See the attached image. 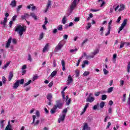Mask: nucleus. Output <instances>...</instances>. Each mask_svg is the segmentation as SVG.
I'll use <instances>...</instances> for the list:
<instances>
[{
	"instance_id": "1",
	"label": "nucleus",
	"mask_w": 130,
	"mask_h": 130,
	"mask_svg": "<svg viewBox=\"0 0 130 130\" xmlns=\"http://www.w3.org/2000/svg\"><path fill=\"white\" fill-rule=\"evenodd\" d=\"M27 27L26 26H22V25L18 24L14 28L15 32H17V33L20 35V36H22L23 35V33L24 32H26V29Z\"/></svg>"
},
{
	"instance_id": "2",
	"label": "nucleus",
	"mask_w": 130,
	"mask_h": 130,
	"mask_svg": "<svg viewBox=\"0 0 130 130\" xmlns=\"http://www.w3.org/2000/svg\"><path fill=\"white\" fill-rule=\"evenodd\" d=\"M79 2L80 0H74L73 2L71 3V5L70 7V14L73 13V11L75 9H76V7H77Z\"/></svg>"
},
{
	"instance_id": "3",
	"label": "nucleus",
	"mask_w": 130,
	"mask_h": 130,
	"mask_svg": "<svg viewBox=\"0 0 130 130\" xmlns=\"http://www.w3.org/2000/svg\"><path fill=\"white\" fill-rule=\"evenodd\" d=\"M65 43L66 42L63 40L60 41L57 45L56 46L55 48V51H58V50H60V49H61V48H62V47L64 45Z\"/></svg>"
},
{
	"instance_id": "4",
	"label": "nucleus",
	"mask_w": 130,
	"mask_h": 130,
	"mask_svg": "<svg viewBox=\"0 0 130 130\" xmlns=\"http://www.w3.org/2000/svg\"><path fill=\"white\" fill-rule=\"evenodd\" d=\"M98 53H99V49H96L94 50L93 52L91 53V54H92L91 55L87 56V59H89L90 58H94L95 55H96V54H97Z\"/></svg>"
},
{
	"instance_id": "5",
	"label": "nucleus",
	"mask_w": 130,
	"mask_h": 130,
	"mask_svg": "<svg viewBox=\"0 0 130 130\" xmlns=\"http://www.w3.org/2000/svg\"><path fill=\"white\" fill-rule=\"evenodd\" d=\"M54 107H56V109L59 108V109H61L62 108V104L60 103L59 101L56 102V105L54 106Z\"/></svg>"
},
{
	"instance_id": "6",
	"label": "nucleus",
	"mask_w": 130,
	"mask_h": 130,
	"mask_svg": "<svg viewBox=\"0 0 130 130\" xmlns=\"http://www.w3.org/2000/svg\"><path fill=\"white\" fill-rule=\"evenodd\" d=\"M51 6V1L50 0L48 1V3L47 4V6L46 7L45 9L44 10V13H47V11H48V9H49V7Z\"/></svg>"
},
{
	"instance_id": "7",
	"label": "nucleus",
	"mask_w": 130,
	"mask_h": 130,
	"mask_svg": "<svg viewBox=\"0 0 130 130\" xmlns=\"http://www.w3.org/2000/svg\"><path fill=\"white\" fill-rule=\"evenodd\" d=\"M30 17V15H29L27 13H24V15H22L21 16V19L22 20H25V21H27V19H29Z\"/></svg>"
},
{
	"instance_id": "8",
	"label": "nucleus",
	"mask_w": 130,
	"mask_h": 130,
	"mask_svg": "<svg viewBox=\"0 0 130 130\" xmlns=\"http://www.w3.org/2000/svg\"><path fill=\"white\" fill-rule=\"evenodd\" d=\"M82 130H91V127L89 126L87 123H84Z\"/></svg>"
},
{
	"instance_id": "9",
	"label": "nucleus",
	"mask_w": 130,
	"mask_h": 130,
	"mask_svg": "<svg viewBox=\"0 0 130 130\" xmlns=\"http://www.w3.org/2000/svg\"><path fill=\"white\" fill-rule=\"evenodd\" d=\"M127 22V19H124L123 21V23L121 24V25L120 26V30H122L125 27V25H126V23Z\"/></svg>"
},
{
	"instance_id": "10",
	"label": "nucleus",
	"mask_w": 130,
	"mask_h": 130,
	"mask_svg": "<svg viewBox=\"0 0 130 130\" xmlns=\"http://www.w3.org/2000/svg\"><path fill=\"white\" fill-rule=\"evenodd\" d=\"M12 43V37L9 38L7 43H6V48H9L11 43Z\"/></svg>"
},
{
	"instance_id": "11",
	"label": "nucleus",
	"mask_w": 130,
	"mask_h": 130,
	"mask_svg": "<svg viewBox=\"0 0 130 130\" xmlns=\"http://www.w3.org/2000/svg\"><path fill=\"white\" fill-rule=\"evenodd\" d=\"M95 100L94 97H90V98H87L86 101V102H90V103H92Z\"/></svg>"
},
{
	"instance_id": "12",
	"label": "nucleus",
	"mask_w": 130,
	"mask_h": 130,
	"mask_svg": "<svg viewBox=\"0 0 130 130\" xmlns=\"http://www.w3.org/2000/svg\"><path fill=\"white\" fill-rule=\"evenodd\" d=\"M65 118H66V114L62 115V116L60 118H59L58 122L59 123H60L61 121H63Z\"/></svg>"
},
{
	"instance_id": "13",
	"label": "nucleus",
	"mask_w": 130,
	"mask_h": 130,
	"mask_svg": "<svg viewBox=\"0 0 130 130\" xmlns=\"http://www.w3.org/2000/svg\"><path fill=\"white\" fill-rule=\"evenodd\" d=\"M71 83H73V78H72L71 75H69L67 80V85H70Z\"/></svg>"
},
{
	"instance_id": "14",
	"label": "nucleus",
	"mask_w": 130,
	"mask_h": 130,
	"mask_svg": "<svg viewBox=\"0 0 130 130\" xmlns=\"http://www.w3.org/2000/svg\"><path fill=\"white\" fill-rule=\"evenodd\" d=\"M7 22H8V18L5 17L3 21H1V24H3L4 27H6L7 26Z\"/></svg>"
},
{
	"instance_id": "15",
	"label": "nucleus",
	"mask_w": 130,
	"mask_h": 130,
	"mask_svg": "<svg viewBox=\"0 0 130 130\" xmlns=\"http://www.w3.org/2000/svg\"><path fill=\"white\" fill-rule=\"evenodd\" d=\"M13 77H14V73L13 71H11L9 73V75L8 77V81H12V79H13Z\"/></svg>"
},
{
	"instance_id": "16",
	"label": "nucleus",
	"mask_w": 130,
	"mask_h": 130,
	"mask_svg": "<svg viewBox=\"0 0 130 130\" xmlns=\"http://www.w3.org/2000/svg\"><path fill=\"white\" fill-rule=\"evenodd\" d=\"M10 6H11L12 8L16 7V6H17V2H16V0H12L10 4Z\"/></svg>"
},
{
	"instance_id": "17",
	"label": "nucleus",
	"mask_w": 130,
	"mask_h": 130,
	"mask_svg": "<svg viewBox=\"0 0 130 130\" xmlns=\"http://www.w3.org/2000/svg\"><path fill=\"white\" fill-rule=\"evenodd\" d=\"M0 127L2 129H4L5 128V120H3L0 121Z\"/></svg>"
},
{
	"instance_id": "18",
	"label": "nucleus",
	"mask_w": 130,
	"mask_h": 130,
	"mask_svg": "<svg viewBox=\"0 0 130 130\" xmlns=\"http://www.w3.org/2000/svg\"><path fill=\"white\" fill-rule=\"evenodd\" d=\"M5 130H13V129L12 128V125H11V123H10V121H9L8 124L7 125L6 127L5 128Z\"/></svg>"
},
{
	"instance_id": "19",
	"label": "nucleus",
	"mask_w": 130,
	"mask_h": 130,
	"mask_svg": "<svg viewBox=\"0 0 130 130\" xmlns=\"http://www.w3.org/2000/svg\"><path fill=\"white\" fill-rule=\"evenodd\" d=\"M47 99H48L49 101H51V99H52V94L50 93H48L47 95Z\"/></svg>"
},
{
	"instance_id": "20",
	"label": "nucleus",
	"mask_w": 130,
	"mask_h": 130,
	"mask_svg": "<svg viewBox=\"0 0 130 130\" xmlns=\"http://www.w3.org/2000/svg\"><path fill=\"white\" fill-rule=\"evenodd\" d=\"M61 65L62 67V71H66V62L64 60H61Z\"/></svg>"
},
{
	"instance_id": "21",
	"label": "nucleus",
	"mask_w": 130,
	"mask_h": 130,
	"mask_svg": "<svg viewBox=\"0 0 130 130\" xmlns=\"http://www.w3.org/2000/svg\"><path fill=\"white\" fill-rule=\"evenodd\" d=\"M55 111H56V107H53V108L51 110V114H54V113H55Z\"/></svg>"
},
{
	"instance_id": "22",
	"label": "nucleus",
	"mask_w": 130,
	"mask_h": 130,
	"mask_svg": "<svg viewBox=\"0 0 130 130\" xmlns=\"http://www.w3.org/2000/svg\"><path fill=\"white\" fill-rule=\"evenodd\" d=\"M48 49V44H46L43 49V52H45V51H47Z\"/></svg>"
},
{
	"instance_id": "23",
	"label": "nucleus",
	"mask_w": 130,
	"mask_h": 130,
	"mask_svg": "<svg viewBox=\"0 0 130 130\" xmlns=\"http://www.w3.org/2000/svg\"><path fill=\"white\" fill-rule=\"evenodd\" d=\"M19 87V81H16V82L14 84L13 88V89H17Z\"/></svg>"
},
{
	"instance_id": "24",
	"label": "nucleus",
	"mask_w": 130,
	"mask_h": 130,
	"mask_svg": "<svg viewBox=\"0 0 130 130\" xmlns=\"http://www.w3.org/2000/svg\"><path fill=\"white\" fill-rule=\"evenodd\" d=\"M30 16L34 18V20H37V16L35 15V13H31L30 14Z\"/></svg>"
},
{
	"instance_id": "25",
	"label": "nucleus",
	"mask_w": 130,
	"mask_h": 130,
	"mask_svg": "<svg viewBox=\"0 0 130 130\" xmlns=\"http://www.w3.org/2000/svg\"><path fill=\"white\" fill-rule=\"evenodd\" d=\"M67 16H64L62 19V24H66L67 23Z\"/></svg>"
},
{
	"instance_id": "26",
	"label": "nucleus",
	"mask_w": 130,
	"mask_h": 130,
	"mask_svg": "<svg viewBox=\"0 0 130 130\" xmlns=\"http://www.w3.org/2000/svg\"><path fill=\"white\" fill-rule=\"evenodd\" d=\"M124 10V5L123 4L120 5V8L119 9V12H121V11H123Z\"/></svg>"
},
{
	"instance_id": "27",
	"label": "nucleus",
	"mask_w": 130,
	"mask_h": 130,
	"mask_svg": "<svg viewBox=\"0 0 130 130\" xmlns=\"http://www.w3.org/2000/svg\"><path fill=\"white\" fill-rule=\"evenodd\" d=\"M56 74H57V72L56 71H54L51 74V77L52 78H53Z\"/></svg>"
},
{
	"instance_id": "28",
	"label": "nucleus",
	"mask_w": 130,
	"mask_h": 130,
	"mask_svg": "<svg viewBox=\"0 0 130 130\" xmlns=\"http://www.w3.org/2000/svg\"><path fill=\"white\" fill-rule=\"evenodd\" d=\"M9 66L10 62H8L3 67H2V69H3V70H6V69H7V68H8V67H9Z\"/></svg>"
},
{
	"instance_id": "29",
	"label": "nucleus",
	"mask_w": 130,
	"mask_h": 130,
	"mask_svg": "<svg viewBox=\"0 0 130 130\" xmlns=\"http://www.w3.org/2000/svg\"><path fill=\"white\" fill-rule=\"evenodd\" d=\"M31 83H32V80H29L27 82H26L24 84V87H27V86H29V85H30V84H31Z\"/></svg>"
},
{
	"instance_id": "30",
	"label": "nucleus",
	"mask_w": 130,
	"mask_h": 130,
	"mask_svg": "<svg viewBox=\"0 0 130 130\" xmlns=\"http://www.w3.org/2000/svg\"><path fill=\"white\" fill-rule=\"evenodd\" d=\"M111 29V27L109 26L108 31L105 34V36H108V35H109V34H110V29Z\"/></svg>"
},
{
	"instance_id": "31",
	"label": "nucleus",
	"mask_w": 130,
	"mask_h": 130,
	"mask_svg": "<svg viewBox=\"0 0 130 130\" xmlns=\"http://www.w3.org/2000/svg\"><path fill=\"white\" fill-rule=\"evenodd\" d=\"M18 84H20V85H23L24 84V79L18 80Z\"/></svg>"
},
{
	"instance_id": "32",
	"label": "nucleus",
	"mask_w": 130,
	"mask_h": 130,
	"mask_svg": "<svg viewBox=\"0 0 130 130\" xmlns=\"http://www.w3.org/2000/svg\"><path fill=\"white\" fill-rule=\"evenodd\" d=\"M104 105H105V103L102 102L100 104V108H103L104 107Z\"/></svg>"
},
{
	"instance_id": "33",
	"label": "nucleus",
	"mask_w": 130,
	"mask_h": 130,
	"mask_svg": "<svg viewBox=\"0 0 130 130\" xmlns=\"http://www.w3.org/2000/svg\"><path fill=\"white\" fill-rule=\"evenodd\" d=\"M57 30H58V31H62V25H59L58 26Z\"/></svg>"
},
{
	"instance_id": "34",
	"label": "nucleus",
	"mask_w": 130,
	"mask_h": 130,
	"mask_svg": "<svg viewBox=\"0 0 130 130\" xmlns=\"http://www.w3.org/2000/svg\"><path fill=\"white\" fill-rule=\"evenodd\" d=\"M106 98H107V95L106 94L102 95V100H106Z\"/></svg>"
},
{
	"instance_id": "35",
	"label": "nucleus",
	"mask_w": 130,
	"mask_h": 130,
	"mask_svg": "<svg viewBox=\"0 0 130 130\" xmlns=\"http://www.w3.org/2000/svg\"><path fill=\"white\" fill-rule=\"evenodd\" d=\"M75 73L76 74V77L78 78V77H79V76H80V71L78 70H76L75 71Z\"/></svg>"
},
{
	"instance_id": "36",
	"label": "nucleus",
	"mask_w": 130,
	"mask_h": 130,
	"mask_svg": "<svg viewBox=\"0 0 130 130\" xmlns=\"http://www.w3.org/2000/svg\"><path fill=\"white\" fill-rule=\"evenodd\" d=\"M6 81H7V80L6 79V77L5 76H3L2 82H3V84H6Z\"/></svg>"
},
{
	"instance_id": "37",
	"label": "nucleus",
	"mask_w": 130,
	"mask_h": 130,
	"mask_svg": "<svg viewBox=\"0 0 130 130\" xmlns=\"http://www.w3.org/2000/svg\"><path fill=\"white\" fill-rule=\"evenodd\" d=\"M90 74V72H88V71H85L84 73H83V76L84 77H87V76H88V75Z\"/></svg>"
},
{
	"instance_id": "38",
	"label": "nucleus",
	"mask_w": 130,
	"mask_h": 130,
	"mask_svg": "<svg viewBox=\"0 0 130 130\" xmlns=\"http://www.w3.org/2000/svg\"><path fill=\"white\" fill-rule=\"evenodd\" d=\"M104 30V27H101V28L100 29V31L101 32V35L102 36L103 35V31Z\"/></svg>"
},
{
	"instance_id": "39",
	"label": "nucleus",
	"mask_w": 130,
	"mask_h": 130,
	"mask_svg": "<svg viewBox=\"0 0 130 130\" xmlns=\"http://www.w3.org/2000/svg\"><path fill=\"white\" fill-rule=\"evenodd\" d=\"M113 91V87H110L108 89V93H111Z\"/></svg>"
},
{
	"instance_id": "40",
	"label": "nucleus",
	"mask_w": 130,
	"mask_h": 130,
	"mask_svg": "<svg viewBox=\"0 0 130 130\" xmlns=\"http://www.w3.org/2000/svg\"><path fill=\"white\" fill-rule=\"evenodd\" d=\"M108 119H110V116H106L104 119V122H106Z\"/></svg>"
},
{
	"instance_id": "41",
	"label": "nucleus",
	"mask_w": 130,
	"mask_h": 130,
	"mask_svg": "<svg viewBox=\"0 0 130 130\" xmlns=\"http://www.w3.org/2000/svg\"><path fill=\"white\" fill-rule=\"evenodd\" d=\"M91 26H92V24H91V23H88L87 24V26H86V29L87 30H89V29H90V28H91Z\"/></svg>"
},
{
	"instance_id": "42",
	"label": "nucleus",
	"mask_w": 130,
	"mask_h": 130,
	"mask_svg": "<svg viewBox=\"0 0 130 130\" xmlns=\"http://www.w3.org/2000/svg\"><path fill=\"white\" fill-rule=\"evenodd\" d=\"M126 97V94H123V98H122V101H123V102H124L125 101V98Z\"/></svg>"
},
{
	"instance_id": "43",
	"label": "nucleus",
	"mask_w": 130,
	"mask_h": 130,
	"mask_svg": "<svg viewBox=\"0 0 130 130\" xmlns=\"http://www.w3.org/2000/svg\"><path fill=\"white\" fill-rule=\"evenodd\" d=\"M32 122L31 123V124H34V122H35V119H36V116L33 115L32 116Z\"/></svg>"
},
{
	"instance_id": "44",
	"label": "nucleus",
	"mask_w": 130,
	"mask_h": 130,
	"mask_svg": "<svg viewBox=\"0 0 130 130\" xmlns=\"http://www.w3.org/2000/svg\"><path fill=\"white\" fill-rule=\"evenodd\" d=\"M22 7H23L22 5H19V6H18L17 7V8H16L17 11L19 12V11H20V9H22Z\"/></svg>"
},
{
	"instance_id": "45",
	"label": "nucleus",
	"mask_w": 130,
	"mask_h": 130,
	"mask_svg": "<svg viewBox=\"0 0 130 130\" xmlns=\"http://www.w3.org/2000/svg\"><path fill=\"white\" fill-rule=\"evenodd\" d=\"M99 106V104H98L96 105H94L93 107V110H96V109H97Z\"/></svg>"
},
{
	"instance_id": "46",
	"label": "nucleus",
	"mask_w": 130,
	"mask_h": 130,
	"mask_svg": "<svg viewBox=\"0 0 130 130\" xmlns=\"http://www.w3.org/2000/svg\"><path fill=\"white\" fill-rule=\"evenodd\" d=\"M129 69H130V62H129L127 67V71L128 73H129Z\"/></svg>"
},
{
	"instance_id": "47",
	"label": "nucleus",
	"mask_w": 130,
	"mask_h": 130,
	"mask_svg": "<svg viewBox=\"0 0 130 130\" xmlns=\"http://www.w3.org/2000/svg\"><path fill=\"white\" fill-rule=\"evenodd\" d=\"M86 110H87V108L84 107V108L83 109V111L81 113V115L84 114V113H85V112H86Z\"/></svg>"
},
{
	"instance_id": "48",
	"label": "nucleus",
	"mask_w": 130,
	"mask_h": 130,
	"mask_svg": "<svg viewBox=\"0 0 130 130\" xmlns=\"http://www.w3.org/2000/svg\"><path fill=\"white\" fill-rule=\"evenodd\" d=\"M103 72H104V75H107V74H108V71H107V70H106V69L105 68L103 69Z\"/></svg>"
},
{
	"instance_id": "49",
	"label": "nucleus",
	"mask_w": 130,
	"mask_h": 130,
	"mask_svg": "<svg viewBox=\"0 0 130 130\" xmlns=\"http://www.w3.org/2000/svg\"><path fill=\"white\" fill-rule=\"evenodd\" d=\"M38 79V76H34L32 78V81L34 82L35 80H37Z\"/></svg>"
},
{
	"instance_id": "50",
	"label": "nucleus",
	"mask_w": 130,
	"mask_h": 130,
	"mask_svg": "<svg viewBox=\"0 0 130 130\" xmlns=\"http://www.w3.org/2000/svg\"><path fill=\"white\" fill-rule=\"evenodd\" d=\"M76 51H78L77 49H74L70 50V52H71L72 53H73V52H76Z\"/></svg>"
},
{
	"instance_id": "51",
	"label": "nucleus",
	"mask_w": 130,
	"mask_h": 130,
	"mask_svg": "<svg viewBox=\"0 0 130 130\" xmlns=\"http://www.w3.org/2000/svg\"><path fill=\"white\" fill-rule=\"evenodd\" d=\"M40 122V121L39 120H37L36 123L34 124V126L38 125L39 124V123Z\"/></svg>"
},
{
	"instance_id": "52",
	"label": "nucleus",
	"mask_w": 130,
	"mask_h": 130,
	"mask_svg": "<svg viewBox=\"0 0 130 130\" xmlns=\"http://www.w3.org/2000/svg\"><path fill=\"white\" fill-rule=\"evenodd\" d=\"M110 125H111V123L110 122H109L108 123V125H107L106 129H108V128H109V126H110Z\"/></svg>"
},
{
	"instance_id": "53",
	"label": "nucleus",
	"mask_w": 130,
	"mask_h": 130,
	"mask_svg": "<svg viewBox=\"0 0 130 130\" xmlns=\"http://www.w3.org/2000/svg\"><path fill=\"white\" fill-rule=\"evenodd\" d=\"M36 114L38 117H39L40 116V113H39V111H36Z\"/></svg>"
},
{
	"instance_id": "54",
	"label": "nucleus",
	"mask_w": 130,
	"mask_h": 130,
	"mask_svg": "<svg viewBox=\"0 0 130 130\" xmlns=\"http://www.w3.org/2000/svg\"><path fill=\"white\" fill-rule=\"evenodd\" d=\"M52 86H53V82H51L49 84L48 87H49V88H51V87H52Z\"/></svg>"
},
{
	"instance_id": "55",
	"label": "nucleus",
	"mask_w": 130,
	"mask_h": 130,
	"mask_svg": "<svg viewBox=\"0 0 130 130\" xmlns=\"http://www.w3.org/2000/svg\"><path fill=\"white\" fill-rule=\"evenodd\" d=\"M68 37H69V36L68 35H64L63 37V39H65V40H67Z\"/></svg>"
},
{
	"instance_id": "56",
	"label": "nucleus",
	"mask_w": 130,
	"mask_h": 130,
	"mask_svg": "<svg viewBox=\"0 0 130 130\" xmlns=\"http://www.w3.org/2000/svg\"><path fill=\"white\" fill-rule=\"evenodd\" d=\"M48 23V21L47 20V18H45V22L44 25H46Z\"/></svg>"
},
{
	"instance_id": "57",
	"label": "nucleus",
	"mask_w": 130,
	"mask_h": 130,
	"mask_svg": "<svg viewBox=\"0 0 130 130\" xmlns=\"http://www.w3.org/2000/svg\"><path fill=\"white\" fill-rule=\"evenodd\" d=\"M28 60L30 61V62L32 61V58L31 57V55L28 54Z\"/></svg>"
},
{
	"instance_id": "58",
	"label": "nucleus",
	"mask_w": 130,
	"mask_h": 130,
	"mask_svg": "<svg viewBox=\"0 0 130 130\" xmlns=\"http://www.w3.org/2000/svg\"><path fill=\"white\" fill-rule=\"evenodd\" d=\"M88 42V39H86L85 40L83 41V42L82 43V45H84L85 43Z\"/></svg>"
},
{
	"instance_id": "59",
	"label": "nucleus",
	"mask_w": 130,
	"mask_h": 130,
	"mask_svg": "<svg viewBox=\"0 0 130 130\" xmlns=\"http://www.w3.org/2000/svg\"><path fill=\"white\" fill-rule=\"evenodd\" d=\"M124 84V81L123 80H120V86H123Z\"/></svg>"
},
{
	"instance_id": "60",
	"label": "nucleus",
	"mask_w": 130,
	"mask_h": 130,
	"mask_svg": "<svg viewBox=\"0 0 130 130\" xmlns=\"http://www.w3.org/2000/svg\"><path fill=\"white\" fill-rule=\"evenodd\" d=\"M124 43L123 42H121V44L120 45V48H122V47H123V46H124Z\"/></svg>"
},
{
	"instance_id": "61",
	"label": "nucleus",
	"mask_w": 130,
	"mask_h": 130,
	"mask_svg": "<svg viewBox=\"0 0 130 130\" xmlns=\"http://www.w3.org/2000/svg\"><path fill=\"white\" fill-rule=\"evenodd\" d=\"M44 35V34H43V32H42L40 35V39L41 40L42 39V38H43V36Z\"/></svg>"
},
{
	"instance_id": "62",
	"label": "nucleus",
	"mask_w": 130,
	"mask_h": 130,
	"mask_svg": "<svg viewBox=\"0 0 130 130\" xmlns=\"http://www.w3.org/2000/svg\"><path fill=\"white\" fill-rule=\"evenodd\" d=\"M95 96H96V97H98V96H99L100 95V92H96L94 93Z\"/></svg>"
},
{
	"instance_id": "63",
	"label": "nucleus",
	"mask_w": 130,
	"mask_h": 130,
	"mask_svg": "<svg viewBox=\"0 0 130 130\" xmlns=\"http://www.w3.org/2000/svg\"><path fill=\"white\" fill-rule=\"evenodd\" d=\"M12 42L13 43H14V44H16L17 43V40H16V39H13Z\"/></svg>"
},
{
	"instance_id": "64",
	"label": "nucleus",
	"mask_w": 130,
	"mask_h": 130,
	"mask_svg": "<svg viewBox=\"0 0 130 130\" xmlns=\"http://www.w3.org/2000/svg\"><path fill=\"white\" fill-rule=\"evenodd\" d=\"M16 19H17V15H14L12 17V21H16Z\"/></svg>"
}]
</instances>
